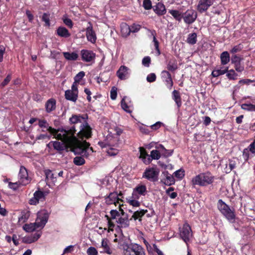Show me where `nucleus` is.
<instances>
[{
    "instance_id": "1",
    "label": "nucleus",
    "mask_w": 255,
    "mask_h": 255,
    "mask_svg": "<svg viewBox=\"0 0 255 255\" xmlns=\"http://www.w3.org/2000/svg\"><path fill=\"white\" fill-rule=\"evenodd\" d=\"M56 134L53 135L58 139L60 140L68 145L71 144L75 141L74 138L75 133H76L75 127L73 126L69 129H58Z\"/></svg>"
},
{
    "instance_id": "2",
    "label": "nucleus",
    "mask_w": 255,
    "mask_h": 255,
    "mask_svg": "<svg viewBox=\"0 0 255 255\" xmlns=\"http://www.w3.org/2000/svg\"><path fill=\"white\" fill-rule=\"evenodd\" d=\"M214 176L209 172L201 173L194 177L191 180L192 185H199L202 187L207 186L212 184L214 181Z\"/></svg>"
},
{
    "instance_id": "3",
    "label": "nucleus",
    "mask_w": 255,
    "mask_h": 255,
    "mask_svg": "<svg viewBox=\"0 0 255 255\" xmlns=\"http://www.w3.org/2000/svg\"><path fill=\"white\" fill-rule=\"evenodd\" d=\"M217 206L219 210L228 221L232 223L235 222L236 215L234 209H231L222 199L218 200Z\"/></svg>"
},
{
    "instance_id": "4",
    "label": "nucleus",
    "mask_w": 255,
    "mask_h": 255,
    "mask_svg": "<svg viewBox=\"0 0 255 255\" xmlns=\"http://www.w3.org/2000/svg\"><path fill=\"white\" fill-rule=\"evenodd\" d=\"M75 141L71 144H69L68 147L70 148L71 151L75 154H81L85 152V148H88L90 145L89 142L86 140L82 142L80 141L75 136H74Z\"/></svg>"
},
{
    "instance_id": "5",
    "label": "nucleus",
    "mask_w": 255,
    "mask_h": 255,
    "mask_svg": "<svg viewBox=\"0 0 255 255\" xmlns=\"http://www.w3.org/2000/svg\"><path fill=\"white\" fill-rule=\"evenodd\" d=\"M126 247L124 255H145L144 249L139 245L131 243Z\"/></svg>"
},
{
    "instance_id": "6",
    "label": "nucleus",
    "mask_w": 255,
    "mask_h": 255,
    "mask_svg": "<svg viewBox=\"0 0 255 255\" xmlns=\"http://www.w3.org/2000/svg\"><path fill=\"white\" fill-rule=\"evenodd\" d=\"M159 170L156 167L146 168L142 174V178L148 180L155 182L158 180Z\"/></svg>"
},
{
    "instance_id": "7",
    "label": "nucleus",
    "mask_w": 255,
    "mask_h": 255,
    "mask_svg": "<svg viewBox=\"0 0 255 255\" xmlns=\"http://www.w3.org/2000/svg\"><path fill=\"white\" fill-rule=\"evenodd\" d=\"M198 16L197 11L192 8L188 9L183 13L182 18L184 22L188 25L192 24L195 21Z\"/></svg>"
},
{
    "instance_id": "8",
    "label": "nucleus",
    "mask_w": 255,
    "mask_h": 255,
    "mask_svg": "<svg viewBox=\"0 0 255 255\" xmlns=\"http://www.w3.org/2000/svg\"><path fill=\"white\" fill-rule=\"evenodd\" d=\"M179 235L182 239L187 243L190 238L192 236V232L190 226L187 223H185L182 228H179Z\"/></svg>"
},
{
    "instance_id": "9",
    "label": "nucleus",
    "mask_w": 255,
    "mask_h": 255,
    "mask_svg": "<svg viewBox=\"0 0 255 255\" xmlns=\"http://www.w3.org/2000/svg\"><path fill=\"white\" fill-rule=\"evenodd\" d=\"M81 129L77 135L82 140L85 138H89L92 136V128L87 122H85L80 126Z\"/></svg>"
},
{
    "instance_id": "10",
    "label": "nucleus",
    "mask_w": 255,
    "mask_h": 255,
    "mask_svg": "<svg viewBox=\"0 0 255 255\" xmlns=\"http://www.w3.org/2000/svg\"><path fill=\"white\" fill-rule=\"evenodd\" d=\"M49 216V212L46 210H42L37 213L36 225L37 227L43 228L48 221Z\"/></svg>"
},
{
    "instance_id": "11",
    "label": "nucleus",
    "mask_w": 255,
    "mask_h": 255,
    "mask_svg": "<svg viewBox=\"0 0 255 255\" xmlns=\"http://www.w3.org/2000/svg\"><path fill=\"white\" fill-rule=\"evenodd\" d=\"M19 183L21 185H26L31 181V178L28 176L27 170L23 166H21L18 173Z\"/></svg>"
},
{
    "instance_id": "12",
    "label": "nucleus",
    "mask_w": 255,
    "mask_h": 255,
    "mask_svg": "<svg viewBox=\"0 0 255 255\" xmlns=\"http://www.w3.org/2000/svg\"><path fill=\"white\" fill-rule=\"evenodd\" d=\"M45 193L39 190L36 191L33 194V197L29 199L28 203L30 205H36L40 202L45 200Z\"/></svg>"
},
{
    "instance_id": "13",
    "label": "nucleus",
    "mask_w": 255,
    "mask_h": 255,
    "mask_svg": "<svg viewBox=\"0 0 255 255\" xmlns=\"http://www.w3.org/2000/svg\"><path fill=\"white\" fill-rule=\"evenodd\" d=\"M214 0H199L197 10L200 13L206 12L214 3Z\"/></svg>"
},
{
    "instance_id": "14",
    "label": "nucleus",
    "mask_w": 255,
    "mask_h": 255,
    "mask_svg": "<svg viewBox=\"0 0 255 255\" xmlns=\"http://www.w3.org/2000/svg\"><path fill=\"white\" fill-rule=\"evenodd\" d=\"M80 54L81 60L84 62H91L95 59L96 54L92 50L82 49L81 50Z\"/></svg>"
},
{
    "instance_id": "15",
    "label": "nucleus",
    "mask_w": 255,
    "mask_h": 255,
    "mask_svg": "<svg viewBox=\"0 0 255 255\" xmlns=\"http://www.w3.org/2000/svg\"><path fill=\"white\" fill-rule=\"evenodd\" d=\"M120 201L123 202V200L118 197L117 192H111L109 195L105 197V202L107 205L114 204L117 206L120 203Z\"/></svg>"
},
{
    "instance_id": "16",
    "label": "nucleus",
    "mask_w": 255,
    "mask_h": 255,
    "mask_svg": "<svg viewBox=\"0 0 255 255\" xmlns=\"http://www.w3.org/2000/svg\"><path fill=\"white\" fill-rule=\"evenodd\" d=\"M147 192L146 187L145 185H138L133 189L131 198L139 199V195L144 196Z\"/></svg>"
},
{
    "instance_id": "17",
    "label": "nucleus",
    "mask_w": 255,
    "mask_h": 255,
    "mask_svg": "<svg viewBox=\"0 0 255 255\" xmlns=\"http://www.w3.org/2000/svg\"><path fill=\"white\" fill-rule=\"evenodd\" d=\"M50 145H52L54 149L60 153L65 149L69 148V147H68V145L62 141L59 142L58 141H51L47 144V146L49 147Z\"/></svg>"
},
{
    "instance_id": "18",
    "label": "nucleus",
    "mask_w": 255,
    "mask_h": 255,
    "mask_svg": "<svg viewBox=\"0 0 255 255\" xmlns=\"http://www.w3.org/2000/svg\"><path fill=\"white\" fill-rule=\"evenodd\" d=\"M162 175L165 177L161 179V182L164 184L170 186L174 184L175 182V179L173 175H171L168 171H164L162 173Z\"/></svg>"
},
{
    "instance_id": "19",
    "label": "nucleus",
    "mask_w": 255,
    "mask_h": 255,
    "mask_svg": "<svg viewBox=\"0 0 255 255\" xmlns=\"http://www.w3.org/2000/svg\"><path fill=\"white\" fill-rule=\"evenodd\" d=\"M88 26L86 30V35L87 40L92 43H95L97 37L95 31L93 29V26L91 23L89 22Z\"/></svg>"
},
{
    "instance_id": "20",
    "label": "nucleus",
    "mask_w": 255,
    "mask_h": 255,
    "mask_svg": "<svg viewBox=\"0 0 255 255\" xmlns=\"http://www.w3.org/2000/svg\"><path fill=\"white\" fill-rule=\"evenodd\" d=\"M139 158L140 159L144 164L148 165L150 163V159L149 155L143 147H139Z\"/></svg>"
},
{
    "instance_id": "21",
    "label": "nucleus",
    "mask_w": 255,
    "mask_h": 255,
    "mask_svg": "<svg viewBox=\"0 0 255 255\" xmlns=\"http://www.w3.org/2000/svg\"><path fill=\"white\" fill-rule=\"evenodd\" d=\"M128 70L127 67L124 65L121 66L117 72V76L122 80H126L129 77Z\"/></svg>"
},
{
    "instance_id": "22",
    "label": "nucleus",
    "mask_w": 255,
    "mask_h": 255,
    "mask_svg": "<svg viewBox=\"0 0 255 255\" xmlns=\"http://www.w3.org/2000/svg\"><path fill=\"white\" fill-rule=\"evenodd\" d=\"M153 10L158 16L164 15L166 12L165 5L161 2L157 3L153 6Z\"/></svg>"
},
{
    "instance_id": "23",
    "label": "nucleus",
    "mask_w": 255,
    "mask_h": 255,
    "mask_svg": "<svg viewBox=\"0 0 255 255\" xmlns=\"http://www.w3.org/2000/svg\"><path fill=\"white\" fill-rule=\"evenodd\" d=\"M45 108L47 113H50L55 110L56 108V100L54 98L48 99L45 103Z\"/></svg>"
},
{
    "instance_id": "24",
    "label": "nucleus",
    "mask_w": 255,
    "mask_h": 255,
    "mask_svg": "<svg viewBox=\"0 0 255 255\" xmlns=\"http://www.w3.org/2000/svg\"><path fill=\"white\" fill-rule=\"evenodd\" d=\"M172 98L175 102L177 109L179 110L182 106V99L180 92L176 90H174L172 92Z\"/></svg>"
},
{
    "instance_id": "25",
    "label": "nucleus",
    "mask_w": 255,
    "mask_h": 255,
    "mask_svg": "<svg viewBox=\"0 0 255 255\" xmlns=\"http://www.w3.org/2000/svg\"><path fill=\"white\" fill-rule=\"evenodd\" d=\"M130 220L128 219V215L123 216V217L120 216L118 220H116V222L120 225L118 226L119 227L126 228L129 226Z\"/></svg>"
},
{
    "instance_id": "26",
    "label": "nucleus",
    "mask_w": 255,
    "mask_h": 255,
    "mask_svg": "<svg viewBox=\"0 0 255 255\" xmlns=\"http://www.w3.org/2000/svg\"><path fill=\"white\" fill-rule=\"evenodd\" d=\"M140 29V26L139 25H135L133 24L130 26H129L127 24H125L122 27V30L123 32L124 31V30H126V32H127V35H129L130 32L135 33L137 32Z\"/></svg>"
},
{
    "instance_id": "27",
    "label": "nucleus",
    "mask_w": 255,
    "mask_h": 255,
    "mask_svg": "<svg viewBox=\"0 0 255 255\" xmlns=\"http://www.w3.org/2000/svg\"><path fill=\"white\" fill-rule=\"evenodd\" d=\"M56 34L59 36L64 38H68L70 36L71 34L68 30L63 26H59L57 28Z\"/></svg>"
},
{
    "instance_id": "28",
    "label": "nucleus",
    "mask_w": 255,
    "mask_h": 255,
    "mask_svg": "<svg viewBox=\"0 0 255 255\" xmlns=\"http://www.w3.org/2000/svg\"><path fill=\"white\" fill-rule=\"evenodd\" d=\"M65 97L67 100L75 102L78 98V93L68 90L65 92Z\"/></svg>"
},
{
    "instance_id": "29",
    "label": "nucleus",
    "mask_w": 255,
    "mask_h": 255,
    "mask_svg": "<svg viewBox=\"0 0 255 255\" xmlns=\"http://www.w3.org/2000/svg\"><path fill=\"white\" fill-rule=\"evenodd\" d=\"M101 247L103 249V252L108 255L112 254V250L109 246V242L107 239H103L102 240Z\"/></svg>"
},
{
    "instance_id": "30",
    "label": "nucleus",
    "mask_w": 255,
    "mask_h": 255,
    "mask_svg": "<svg viewBox=\"0 0 255 255\" xmlns=\"http://www.w3.org/2000/svg\"><path fill=\"white\" fill-rule=\"evenodd\" d=\"M63 54L64 58L69 61H76L79 57L78 54L75 52L72 53L64 52L63 53Z\"/></svg>"
},
{
    "instance_id": "31",
    "label": "nucleus",
    "mask_w": 255,
    "mask_h": 255,
    "mask_svg": "<svg viewBox=\"0 0 255 255\" xmlns=\"http://www.w3.org/2000/svg\"><path fill=\"white\" fill-rule=\"evenodd\" d=\"M147 212V210H141L140 211H135L133 213L130 220L133 219L134 220L136 221V220L138 219L139 221H141V218Z\"/></svg>"
},
{
    "instance_id": "32",
    "label": "nucleus",
    "mask_w": 255,
    "mask_h": 255,
    "mask_svg": "<svg viewBox=\"0 0 255 255\" xmlns=\"http://www.w3.org/2000/svg\"><path fill=\"white\" fill-rule=\"evenodd\" d=\"M150 31L151 35L153 36V42H154V45L155 47V49L156 50L157 55L159 56L160 55L161 53H160V51L159 47V43L156 38V31L155 30H150Z\"/></svg>"
},
{
    "instance_id": "33",
    "label": "nucleus",
    "mask_w": 255,
    "mask_h": 255,
    "mask_svg": "<svg viewBox=\"0 0 255 255\" xmlns=\"http://www.w3.org/2000/svg\"><path fill=\"white\" fill-rule=\"evenodd\" d=\"M168 12L178 22L182 19L183 13L178 10L169 9Z\"/></svg>"
},
{
    "instance_id": "34",
    "label": "nucleus",
    "mask_w": 255,
    "mask_h": 255,
    "mask_svg": "<svg viewBox=\"0 0 255 255\" xmlns=\"http://www.w3.org/2000/svg\"><path fill=\"white\" fill-rule=\"evenodd\" d=\"M221 63L222 65L227 64L230 60L229 53L228 51H224L220 55Z\"/></svg>"
},
{
    "instance_id": "35",
    "label": "nucleus",
    "mask_w": 255,
    "mask_h": 255,
    "mask_svg": "<svg viewBox=\"0 0 255 255\" xmlns=\"http://www.w3.org/2000/svg\"><path fill=\"white\" fill-rule=\"evenodd\" d=\"M29 216L30 212L29 211H23L21 213L20 216L18 218V222L21 224L26 222Z\"/></svg>"
},
{
    "instance_id": "36",
    "label": "nucleus",
    "mask_w": 255,
    "mask_h": 255,
    "mask_svg": "<svg viewBox=\"0 0 255 255\" xmlns=\"http://www.w3.org/2000/svg\"><path fill=\"white\" fill-rule=\"evenodd\" d=\"M161 152H160L159 150L156 149L151 150L149 156L150 163L153 159L158 160L161 157Z\"/></svg>"
},
{
    "instance_id": "37",
    "label": "nucleus",
    "mask_w": 255,
    "mask_h": 255,
    "mask_svg": "<svg viewBox=\"0 0 255 255\" xmlns=\"http://www.w3.org/2000/svg\"><path fill=\"white\" fill-rule=\"evenodd\" d=\"M39 228L37 227L36 222L34 224H26L23 227V230L27 232H32Z\"/></svg>"
},
{
    "instance_id": "38",
    "label": "nucleus",
    "mask_w": 255,
    "mask_h": 255,
    "mask_svg": "<svg viewBox=\"0 0 255 255\" xmlns=\"http://www.w3.org/2000/svg\"><path fill=\"white\" fill-rule=\"evenodd\" d=\"M197 34L195 32L190 33L187 38V42L190 44L194 45L197 42Z\"/></svg>"
},
{
    "instance_id": "39",
    "label": "nucleus",
    "mask_w": 255,
    "mask_h": 255,
    "mask_svg": "<svg viewBox=\"0 0 255 255\" xmlns=\"http://www.w3.org/2000/svg\"><path fill=\"white\" fill-rule=\"evenodd\" d=\"M85 118L81 115H73L69 119V122L72 124H75L81 122V119L84 120Z\"/></svg>"
},
{
    "instance_id": "40",
    "label": "nucleus",
    "mask_w": 255,
    "mask_h": 255,
    "mask_svg": "<svg viewBox=\"0 0 255 255\" xmlns=\"http://www.w3.org/2000/svg\"><path fill=\"white\" fill-rule=\"evenodd\" d=\"M228 71V67H225L224 69L214 70L212 71L211 75L213 77H217L220 75H222L227 72Z\"/></svg>"
},
{
    "instance_id": "41",
    "label": "nucleus",
    "mask_w": 255,
    "mask_h": 255,
    "mask_svg": "<svg viewBox=\"0 0 255 255\" xmlns=\"http://www.w3.org/2000/svg\"><path fill=\"white\" fill-rule=\"evenodd\" d=\"M254 82H255V80H251L249 79H242L239 81L238 84L235 86V88H236L237 89H239L240 88V85L246 84L249 85H250V83H253Z\"/></svg>"
},
{
    "instance_id": "42",
    "label": "nucleus",
    "mask_w": 255,
    "mask_h": 255,
    "mask_svg": "<svg viewBox=\"0 0 255 255\" xmlns=\"http://www.w3.org/2000/svg\"><path fill=\"white\" fill-rule=\"evenodd\" d=\"M226 76L229 80H235L237 79L238 74L235 72L233 69L229 70L226 73Z\"/></svg>"
},
{
    "instance_id": "43",
    "label": "nucleus",
    "mask_w": 255,
    "mask_h": 255,
    "mask_svg": "<svg viewBox=\"0 0 255 255\" xmlns=\"http://www.w3.org/2000/svg\"><path fill=\"white\" fill-rule=\"evenodd\" d=\"M49 124L45 120H38V126L40 128H43L42 132H45L47 128H48Z\"/></svg>"
},
{
    "instance_id": "44",
    "label": "nucleus",
    "mask_w": 255,
    "mask_h": 255,
    "mask_svg": "<svg viewBox=\"0 0 255 255\" xmlns=\"http://www.w3.org/2000/svg\"><path fill=\"white\" fill-rule=\"evenodd\" d=\"M166 68L168 71L173 72L178 68L177 64L175 61L172 62L170 61L168 62Z\"/></svg>"
},
{
    "instance_id": "45",
    "label": "nucleus",
    "mask_w": 255,
    "mask_h": 255,
    "mask_svg": "<svg viewBox=\"0 0 255 255\" xmlns=\"http://www.w3.org/2000/svg\"><path fill=\"white\" fill-rule=\"evenodd\" d=\"M241 108L246 111L255 112V105L252 104H243L241 105Z\"/></svg>"
},
{
    "instance_id": "46",
    "label": "nucleus",
    "mask_w": 255,
    "mask_h": 255,
    "mask_svg": "<svg viewBox=\"0 0 255 255\" xmlns=\"http://www.w3.org/2000/svg\"><path fill=\"white\" fill-rule=\"evenodd\" d=\"M138 199L132 198L131 196L129 197V199L127 198V202L133 207H138L140 206V204L139 201L137 200Z\"/></svg>"
},
{
    "instance_id": "47",
    "label": "nucleus",
    "mask_w": 255,
    "mask_h": 255,
    "mask_svg": "<svg viewBox=\"0 0 255 255\" xmlns=\"http://www.w3.org/2000/svg\"><path fill=\"white\" fill-rule=\"evenodd\" d=\"M73 162L75 165L80 166L85 163V160L83 157L77 156L74 158Z\"/></svg>"
},
{
    "instance_id": "48",
    "label": "nucleus",
    "mask_w": 255,
    "mask_h": 255,
    "mask_svg": "<svg viewBox=\"0 0 255 255\" xmlns=\"http://www.w3.org/2000/svg\"><path fill=\"white\" fill-rule=\"evenodd\" d=\"M165 82L166 83V86L167 87L169 90H171L173 85V82L171 74H168V77H166L165 79Z\"/></svg>"
},
{
    "instance_id": "49",
    "label": "nucleus",
    "mask_w": 255,
    "mask_h": 255,
    "mask_svg": "<svg viewBox=\"0 0 255 255\" xmlns=\"http://www.w3.org/2000/svg\"><path fill=\"white\" fill-rule=\"evenodd\" d=\"M41 20L45 22L44 26H49L50 25L49 13H44L42 15Z\"/></svg>"
},
{
    "instance_id": "50",
    "label": "nucleus",
    "mask_w": 255,
    "mask_h": 255,
    "mask_svg": "<svg viewBox=\"0 0 255 255\" xmlns=\"http://www.w3.org/2000/svg\"><path fill=\"white\" fill-rule=\"evenodd\" d=\"M44 173L46 179L54 181V180L56 179V177L54 176V174L52 173L51 170L49 169L45 170Z\"/></svg>"
},
{
    "instance_id": "51",
    "label": "nucleus",
    "mask_w": 255,
    "mask_h": 255,
    "mask_svg": "<svg viewBox=\"0 0 255 255\" xmlns=\"http://www.w3.org/2000/svg\"><path fill=\"white\" fill-rule=\"evenodd\" d=\"M161 155L163 156L164 157L167 158L169 156H171L173 152V150H168L165 148L163 150H161Z\"/></svg>"
},
{
    "instance_id": "52",
    "label": "nucleus",
    "mask_w": 255,
    "mask_h": 255,
    "mask_svg": "<svg viewBox=\"0 0 255 255\" xmlns=\"http://www.w3.org/2000/svg\"><path fill=\"white\" fill-rule=\"evenodd\" d=\"M85 75V73L84 71L79 72L74 77L75 83H79Z\"/></svg>"
},
{
    "instance_id": "53",
    "label": "nucleus",
    "mask_w": 255,
    "mask_h": 255,
    "mask_svg": "<svg viewBox=\"0 0 255 255\" xmlns=\"http://www.w3.org/2000/svg\"><path fill=\"white\" fill-rule=\"evenodd\" d=\"M142 6L145 10H149L152 8H153L151 0H143Z\"/></svg>"
},
{
    "instance_id": "54",
    "label": "nucleus",
    "mask_w": 255,
    "mask_h": 255,
    "mask_svg": "<svg viewBox=\"0 0 255 255\" xmlns=\"http://www.w3.org/2000/svg\"><path fill=\"white\" fill-rule=\"evenodd\" d=\"M173 174L175 177L180 179H182L185 176L184 171L182 169H179L175 171Z\"/></svg>"
},
{
    "instance_id": "55",
    "label": "nucleus",
    "mask_w": 255,
    "mask_h": 255,
    "mask_svg": "<svg viewBox=\"0 0 255 255\" xmlns=\"http://www.w3.org/2000/svg\"><path fill=\"white\" fill-rule=\"evenodd\" d=\"M121 107L122 108V109L125 111L126 112H127V113H131V111H130V110L129 109V106H128V105H127V104L125 102V98H124L122 101H121Z\"/></svg>"
},
{
    "instance_id": "56",
    "label": "nucleus",
    "mask_w": 255,
    "mask_h": 255,
    "mask_svg": "<svg viewBox=\"0 0 255 255\" xmlns=\"http://www.w3.org/2000/svg\"><path fill=\"white\" fill-rule=\"evenodd\" d=\"M110 215L111 220L116 219L117 218H119L120 216V213L117 210H112L110 211Z\"/></svg>"
},
{
    "instance_id": "57",
    "label": "nucleus",
    "mask_w": 255,
    "mask_h": 255,
    "mask_svg": "<svg viewBox=\"0 0 255 255\" xmlns=\"http://www.w3.org/2000/svg\"><path fill=\"white\" fill-rule=\"evenodd\" d=\"M20 185H21V184L19 183V181L17 182L13 183L11 182H9L8 183V187L9 188L13 189V190H16Z\"/></svg>"
},
{
    "instance_id": "58",
    "label": "nucleus",
    "mask_w": 255,
    "mask_h": 255,
    "mask_svg": "<svg viewBox=\"0 0 255 255\" xmlns=\"http://www.w3.org/2000/svg\"><path fill=\"white\" fill-rule=\"evenodd\" d=\"M243 49V45L241 44H239L235 46L231 50L230 52L232 53H236L240 52Z\"/></svg>"
},
{
    "instance_id": "59",
    "label": "nucleus",
    "mask_w": 255,
    "mask_h": 255,
    "mask_svg": "<svg viewBox=\"0 0 255 255\" xmlns=\"http://www.w3.org/2000/svg\"><path fill=\"white\" fill-rule=\"evenodd\" d=\"M87 253L88 255H97L98 251L95 248L91 247L88 249Z\"/></svg>"
},
{
    "instance_id": "60",
    "label": "nucleus",
    "mask_w": 255,
    "mask_h": 255,
    "mask_svg": "<svg viewBox=\"0 0 255 255\" xmlns=\"http://www.w3.org/2000/svg\"><path fill=\"white\" fill-rule=\"evenodd\" d=\"M246 149H248L249 151L255 155V139Z\"/></svg>"
},
{
    "instance_id": "61",
    "label": "nucleus",
    "mask_w": 255,
    "mask_h": 255,
    "mask_svg": "<svg viewBox=\"0 0 255 255\" xmlns=\"http://www.w3.org/2000/svg\"><path fill=\"white\" fill-rule=\"evenodd\" d=\"M63 21L64 23L69 28H72L73 26V22L71 19L69 18H63Z\"/></svg>"
},
{
    "instance_id": "62",
    "label": "nucleus",
    "mask_w": 255,
    "mask_h": 255,
    "mask_svg": "<svg viewBox=\"0 0 255 255\" xmlns=\"http://www.w3.org/2000/svg\"><path fill=\"white\" fill-rule=\"evenodd\" d=\"M156 76L154 73H150L148 74L146 77L147 82L151 83L153 82L156 80Z\"/></svg>"
},
{
    "instance_id": "63",
    "label": "nucleus",
    "mask_w": 255,
    "mask_h": 255,
    "mask_svg": "<svg viewBox=\"0 0 255 255\" xmlns=\"http://www.w3.org/2000/svg\"><path fill=\"white\" fill-rule=\"evenodd\" d=\"M163 125V123L160 122H157L154 124L150 126V128L153 130H156L159 129L161 126Z\"/></svg>"
},
{
    "instance_id": "64",
    "label": "nucleus",
    "mask_w": 255,
    "mask_h": 255,
    "mask_svg": "<svg viewBox=\"0 0 255 255\" xmlns=\"http://www.w3.org/2000/svg\"><path fill=\"white\" fill-rule=\"evenodd\" d=\"M235 70L239 72H242L244 70V67L240 63L234 64Z\"/></svg>"
}]
</instances>
